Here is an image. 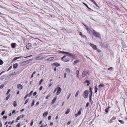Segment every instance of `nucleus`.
<instances>
[{"label": "nucleus", "mask_w": 127, "mask_h": 127, "mask_svg": "<svg viewBox=\"0 0 127 127\" xmlns=\"http://www.w3.org/2000/svg\"><path fill=\"white\" fill-rule=\"evenodd\" d=\"M79 91L78 90L77 92L76 93V94L75 95V97H76L78 95V93H79Z\"/></svg>", "instance_id": "f704fd0d"}, {"label": "nucleus", "mask_w": 127, "mask_h": 127, "mask_svg": "<svg viewBox=\"0 0 127 127\" xmlns=\"http://www.w3.org/2000/svg\"><path fill=\"white\" fill-rule=\"evenodd\" d=\"M16 73L15 72H14L11 73V75H16Z\"/></svg>", "instance_id": "680f3d73"}, {"label": "nucleus", "mask_w": 127, "mask_h": 127, "mask_svg": "<svg viewBox=\"0 0 127 127\" xmlns=\"http://www.w3.org/2000/svg\"><path fill=\"white\" fill-rule=\"evenodd\" d=\"M29 94H27L26 95L24 98V99L25 100L28 96H29Z\"/></svg>", "instance_id": "7c9ffc66"}, {"label": "nucleus", "mask_w": 127, "mask_h": 127, "mask_svg": "<svg viewBox=\"0 0 127 127\" xmlns=\"http://www.w3.org/2000/svg\"><path fill=\"white\" fill-rule=\"evenodd\" d=\"M90 0L93 2V3L94 4H95L96 2L95 1H94L93 0Z\"/></svg>", "instance_id": "603ef678"}, {"label": "nucleus", "mask_w": 127, "mask_h": 127, "mask_svg": "<svg viewBox=\"0 0 127 127\" xmlns=\"http://www.w3.org/2000/svg\"><path fill=\"white\" fill-rule=\"evenodd\" d=\"M113 68L112 67H110L108 68V70H109L111 71L113 70Z\"/></svg>", "instance_id": "c9c22d12"}, {"label": "nucleus", "mask_w": 127, "mask_h": 127, "mask_svg": "<svg viewBox=\"0 0 127 127\" xmlns=\"http://www.w3.org/2000/svg\"><path fill=\"white\" fill-rule=\"evenodd\" d=\"M115 7L116 8L117 10H119V9L118 7V6H117L115 5Z\"/></svg>", "instance_id": "de8ad7c7"}, {"label": "nucleus", "mask_w": 127, "mask_h": 127, "mask_svg": "<svg viewBox=\"0 0 127 127\" xmlns=\"http://www.w3.org/2000/svg\"><path fill=\"white\" fill-rule=\"evenodd\" d=\"M50 96V95L49 94L46 97V99H48V98Z\"/></svg>", "instance_id": "3c124183"}, {"label": "nucleus", "mask_w": 127, "mask_h": 127, "mask_svg": "<svg viewBox=\"0 0 127 127\" xmlns=\"http://www.w3.org/2000/svg\"><path fill=\"white\" fill-rule=\"evenodd\" d=\"M90 91L91 92V93H92V89L91 87L90 86L89 89Z\"/></svg>", "instance_id": "79ce46f5"}, {"label": "nucleus", "mask_w": 127, "mask_h": 127, "mask_svg": "<svg viewBox=\"0 0 127 127\" xmlns=\"http://www.w3.org/2000/svg\"><path fill=\"white\" fill-rule=\"evenodd\" d=\"M43 81V79H41V80H40L39 82V85H40L41 83V82Z\"/></svg>", "instance_id": "ea45409f"}, {"label": "nucleus", "mask_w": 127, "mask_h": 127, "mask_svg": "<svg viewBox=\"0 0 127 127\" xmlns=\"http://www.w3.org/2000/svg\"><path fill=\"white\" fill-rule=\"evenodd\" d=\"M59 53H65V54H68L69 55L70 57H73V56H75V55L74 54H73L71 53H70L69 52H64V51H59Z\"/></svg>", "instance_id": "f03ea898"}, {"label": "nucleus", "mask_w": 127, "mask_h": 127, "mask_svg": "<svg viewBox=\"0 0 127 127\" xmlns=\"http://www.w3.org/2000/svg\"><path fill=\"white\" fill-rule=\"evenodd\" d=\"M12 68V66H10V67L9 68L8 70H7V71H8L10 69Z\"/></svg>", "instance_id": "13d9d810"}, {"label": "nucleus", "mask_w": 127, "mask_h": 127, "mask_svg": "<svg viewBox=\"0 0 127 127\" xmlns=\"http://www.w3.org/2000/svg\"><path fill=\"white\" fill-rule=\"evenodd\" d=\"M88 72L85 69H84L83 71L82 74V77H84L87 75Z\"/></svg>", "instance_id": "39448f33"}, {"label": "nucleus", "mask_w": 127, "mask_h": 127, "mask_svg": "<svg viewBox=\"0 0 127 127\" xmlns=\"http://www.w3.org/2000/svg\"><path fill=\"white\" fill-rule=\"evenodd\" d=\"M16 44L15 43H13L11 44V47L13 48H14L15 47Z\"/></svg>", "instance_id": "4468645a"}, {"label": "nucleus", "mask_w": 127, "mask_h": 127, "mask_svg": "<svg viewBox=\"0 0 127 127\" xmlns=\"http://www.w3.org/2000/svg\"><path fill=\"white\" fill-rule=\"evenodd\" d=\"M83 25L85 27L86 29L87 30L88 32L90 33H91L92 32L91 31L90 29L89 28V27L85 25L83 23Z\"/></svg>", "instance_id": "7ed1b4c3"}, {"label": "nucleus", "mask_w": 127, "mask_h": 127, "mask_svg": "<svg viewBox=\"0 0 127 127\" xmlns=\"http://www.w3.org/2000/svg\"><path fill=\"white\" fill-rule=\"evenodd\" d=\"M57 98V96H56L54 97V98L53 99L51 103L53 104L55 102Z\"/></svg>", "instance_id": "9b49d317"}, {"label": "nucleus", "mask_w": 127, "mask_h": 127, "mask_svg": "<svg viewBox=\"0 0 127 127\" xmlns=\"http://www.w3.org/2000/svg\"><path fill=\"white\" fill-rule=\"evenodd\" d=\"M13 104L14 107H16L17 106V103L16 102L14 101L13 103Z\"/></svg>", "instance_id": "c756f323"}, {"label": "nucleus", "mask_w": 127, "mask_h": 127, "mask_svg": "<svg viewBox=\"0 0 127 127\" xmlns=\"http://www.w3.org/2000/svg\"><path fill=\"white\" fill-rule=\"evenodd\" d=\"M57 95H58L61 92V88L59 87H57Z\"/></svg>", "instance_id": "0eeeda50"}, {"label": "nucleus", "mask_w": 127, "mask_h": 127, "mask_svg": "<svg viewBox=\"0 0 127 127\" xmlns=\"http://www.w3.org/2000/svg\"><path fill=\"white\" fill-rule=\"evenodd\" d=\"M7 116H4L2 118L3 119H5L7 118Z\"/></svg>", "instance_id": "37998d69"}, {"label": "nucleus", "mask_w": 127, "mask_h": 127, "mask_svg": "<svg viewBox=\"0 0 127 127\" xmlns=\"http://www.w3.org/2000/svg\"><path fill=\"white\" fill-rule=\"evenodd\" d=\"M20 117L18 116L17 118L16 119V122H17V121L20 120Z\"/></svg>", "instance_id": "09e8293b"}, {"label": "nucleus", "mask_w": 127, "mask_h": 127, "mask_svg": "<svg viewBox=\"0 0 127 127\" xmlns=\"http://www.w3.org/2000/svg\"><path fill=\"white\" fill-rule=\"evenodd\" d=\"M71 93H70L69 94V95L68 96V97L67 98V99H68L70 97L71 95Z\"/></svg>", "instance_id": "6e6d98bb"}, {"label": "nucleus", "mask_w": 127, "mask_h": 127, "mask_svg": "<svg viewBox=\"0 0 127 127\" xmlns=\"http://www.w3.org/2000/svg\"><path fill=\"white\" fill-rule=\"evenodd\" d=\"M48 114V112H45L44 113H43V116L44 117H46L47 116Z\"/></svg>", "instance_id": "6ab92c4d"}, {"label": "nucleus", "mask_w": 127, "mask_h": 127, "mask_svg": "<svg viewBox=\"0 0 127 127\" xmlns=\"http://www.w3.org/2000/svg\"><path fill=\"white\" fill-rule=\"evenodd\" d=\"M29 100V99H27L25 101V102L24 103V104H27V102H28Z\"/></svg>", "instance_id": "72a5a7b5"}, {"label": "nucleus", "mask_w": 127, "mask_h": 127, "mask_svg": "<svg viewBox=\"0 0 127 127\" xmlns=\"http://www.w3.org/2000/svg\"><path fill=\"white\" fill-rule=\"evenodd\" d=\"M17 88L19 89H22L23 88V86L21 84H18L17 85Z\"/></svg>", "instance_id": "9d476101"}, {"label": "nucleus", "mask_w": 127, "mask_h": 127, "mask_svg": "<svg viewBox=\"0 0 127 127\" xmlns=\"http://www.w3.org/2000/svg\"><path fill=\"white\" fill-rule=\"evenodd\" d=\"M4 85L3 84H2L0 86V89H2V88L3 87H4Z\"/></svg>", "instance_id": "49530a36"}, {"label": "nucleus", "mask_w": 127, "mask_h": 127, "mask_svg": "<svg viewBox=\"0 0 127 127\" xmlns=\"http://www.w3.org/2000/svg\"><path fill=\"white\" fill-rule=\"evenodd\" d=\"M89 103L87 102L86 104V107H88L89 105Z\"/></svg>", "instance_id": "69168bd1"}, {"label": "nucleus", "mask_w": 127, "mask_h": 127, "mask_svg": "<svg viewBox=\"0 0 127 127\" xmlns=\"http://www.w3.org/2000/svg\"><path fill=\"white\" fill-rule=\"evenodd\" d=\"M69 112H70L69 109H67L66 111V112L65 113V114H68V113H69Z\"/></svg>", "instance_id": "c85d7f7f"}, {"label": "nucleus", "mask_w": 127, "mask_h": 127, "mask_svg": "<svg viewBox=\"0 0 127 127\" xmlns=\"http://www.w3.org/2000/svg\"><path fill=\"white\" fill-rule=\"evenodd\" d=\"M79 62H80V61L79 60H76L75 61H74V64H75L78 63H79Z\"/></svg>", "instance_id": "bb28decb"}, {"label": "nucleus", "mask_w": 127, "mask_h": 127, "mask_svg": "<svg viewBox=\"0 0 127 127\" xmlns=\"http://www.w3.org/2000/svg\"><path fill=\"white\" fill-rule=\"evenodd\" d=\"M104 86V85L103 84H100L98 86V87L100 89V87H103Z\"/></svg>", "instance_id": "5701e85b"}, {"label": "nucleus", "mask_w": 127, "mask_h": 127, "mask_svg": "<svg viewBox=\"0 0 127 127\" xmlns=\"http://www.w3.org/2000/svg\"><path fill=\"white\" fill-rule=\"evenodd\" d=\"M43 88V87L42 86H41L39 89L40 90H41Z\"/></svg>", "instance_id": "e2e57ef3"}, {"label": "nucleus", "mask_w": 127, "mask_h": 127, "mask_svg": "<svg viewBox=\"0 0 127 127\" xmlns=\"http://www.w3.org/2000/svg\"><path fill=\"white\" fill-rule=\"evenodd\" d=\"M85 82L87 83V86H89V85L90 84V82L88 80H86L85 81Z\"/></svg>", "instance_id": "a211bd4d"}, {"label": "nucleus", "mask_w": 127, "mask_h": 127, "mask_svg": "<svg viewBox=\"0 0 127 127\" xmlns=\"http://www.w3.org/2000/svg\"><path fill=\"white\" fill-rule=\"evenodd\" d=\"M110 108V107H109L108 108L105 109V112L106 113H108L109 111V109Z\"/></svg>", "instance_id": "412c9836"}, {"label": "nucleus", "mask_w": 127, "mask_h": 127, "mask_svg": "<svg viewBox=\"0 0 127 127\" xmlns=\"http://www.w3.org/2000/svg\"><path fill=\"white\" fill-rule=\"evenodd\" d=\"M10 89H9L8 91H7V92L6 93V95H8L9 93L10 92Z\"/></svg>", "instance_id": "58836bf2"}, {"label": "nucleus", "mask_w": 127, "mask_h": 127, "mask_svg": "<svg viewBox=\"0 0 127 127\" xmlns=\"http://www.w3.org/2000/svg\"><path fill=\"white\" fill-rule=\"evenodd\" d=\"M5 111H2L1 113V115H3L5 113Z\"/></svg>", "instance_id": "a18cd8bd"}, {"label": "nucleus", "mask_w": 127, "mask_h": 127, "mask_svg": "<svg viewBox=\"0 0 127 127\" xmlns=\"http://www.w3.org/2000/svg\"><path fill=\"white\" fill-rule=\"evenodd\" d=\"M71 121H69V122H68L67 123V125H69V124H70V123H71Z\"/></svg>", "instance_id": "774afa93"}, {"label": "nucleus", "mask_w": 127, "mask_h": 127, "mask_svg": "<svg viewBox=\"0 0 127 127\" xmlns=\"http://www.w3.org/2000/svg\"><path fill=\"white\" fill-rule=\"evenodd\" d=\"M79 34L82 37L84 35L83 34L82 32H80V33H79Z\"/></svg>", "instance_id": "864d4df0"}, {"label": "nucleus", "mask_w": 127, "mask_h": 127, "mask_svg": "<svg viewBox=\"0 0 127 127\" xmlns=\"http://www.w3.org/2000/svg\"><path fill=\"white\" fill-rule=\"evenodd\" d=\"M10 94H9V95H8V96H7V97L6 98V100H7L9 99V98L10 97Z\"/></svg>", "instance_id": "2f4dec72"}, {"label": "nucleus", "mask_w": 127, "mask_h": 127, "mask_svg": "<svg viewBox=\"0 0 127 127\" xmlns=\"http://www.w3.org/2000/svg\"><path fill=\"white\" fill-rule=\"evenodd\" d=\"M51 116H49L48 117V119L49 120H50L51 119Z\"/></svg>", "instance_id": "4d7b16f0"}, {"label": "nucleus", "mask_w": 127, "mask_h": 127, "mask_svg": "<svg viewBox=\"0 0 127 127\" xmlns=\"http://www.w3.org/2000/svg\"><path fill=\"white\" fill-rule=\"evenodd\" d=\"M3 61L0 59V65H2L3 64Z\"/></svg>", "instance_id": "4c0bfd02"}, {"label": "nucleus", "mask_w": 127, "mask_h": 127, "mask_svg": "<svg viewBox=\"0 0 127 127\" xmlns=\"http://www.w3.org/2000/svg\"><path fill=\"white\" fill-rule=\"evenodd\" d=\"M81 111H79L77 113V114L78 115H80L81 114Z\"/></svg>", "instance_id": "5fc2aeb1"}, {"label": "nucleus", "mask_w": 127, "mask_h": 127, "mask_svg": "<svg viewBox=\"0 0 127 127\" xmlns=\"http://www.w3.org/2000/svg\"><path fill=\"white\" fill-rule=\"evenodd\" d=\"M65 70L66 71V72L68 73H69L70 72V69L68 68H66L65 69Z\"/></svg>", "instance_id": "b1692460"}, {"label": "nucleus", "mask_w": 127, "mask_h": 127, "mask_svg": "<svg viewBox=\"0 0 127 127\" xmlns=\"http://www.w3.org/2000/svg\"><path fill=\"white\" fill-rule=\"evenodd\" d=\"M70 59L69 58L67 57L65 58L64 60H63V61L65 62H68L70 60Z\"/></svg>", "instance_id": "f8f14e48"}, {"label": "nucleus", "mask_w": 127, "mask_h": 127, "mask_svg": "<svg viewBox=\"0 0 127 127\" xmlns=\"http://www.w3.org/2000/svg\"><path fill=\"white\" fill-rule=\"evenodd\" d=\"M88 91L86 90L84 92L83 95L84 97L85 98H86L88 97Z\"/></svg>", "instance_id": "20e7f679"}, {"label": "nucleus", "mask_w": 127, "mask_h": 127, "mask_svg": "<svg viewBox=\"0 0 127 127\" xmlns=\"http://www.w3.org/2000/svg\"><path fill=\"white\" fill-rule=\"evenodd\" d=\"M36 94L37 92H35L33 93V95L34 96L36 95Z\"/></svg>", "instance_id": "052dcab7"}, {"label": "nucleus", "mask_w": 127, "mask_h": 127, "mask_svg": "<svg viewBox=\"0 0 127 127\" xmlns=\"http://www.w3.org/2000/svg\"><path fill=\"white\" fill-rule=\"evenodd\" d=\"M19 116L21 118H23L24 116V115H21Z\"/></svg>", "instance_id": "c03bdc74"}, {"label": "nucleus", "mask_w": 127, "mask_h": 127, "mask_svg": "<svg viewBox=\"0 0 127 127\" xmlns=\"http://www.w3.org/2000/svg\"><path fill=\"white\" fill-rule=\"evenodd\" d=\"M54 59V58L53 57H51L49 58L48 59V60L49 61H51L53 60Z\"/></svg>", "instance_id": "a878e982"}, {"label": "nucleus", "mask_w": 127, "mask_h": 127, "mask_svg": "<svg viewBox=\"0 0 127 127\" xmlns=\"http://www.w3.org/2000/svg\"><path fill=\"white\" fill-rule=\"evenodd\" d=\"M40 56H39L38 57H36L35 58L36 60H39L41 59L40 58Z\"/></svg>", "instance_id": "e433bc0d"}, {"label": "nucleus", "mask_w": 127, "mask_h": 127, "mask_svg": "<svg viewBox=\"0 0 127 127\" xmlns=\"http://www.w3.org/2000/svg\"><path fill=\"white\" fill-rule=\"evenodd\" d=\"M66 56L65 55H64V56L63 57H62L61 58V59L63 61V59L64 58H65L66 57Z\"/></svg>", "instance_id": "338daca9"}, {"label": "nucleus", "mask_w": 127, "mask_h": 127, "mask_svg": "<svg viewBox=\"0 0 127 127\" xmlns=\"http://www.w3.org/2000/svg\"><path fill=\"white\" fill-rule=\"evenodd\" d=\"M18 66V64L17 63H16L13 65V67L15 69L16 68L17 66Z\"/></svg>", "instance_id": "dca6fc26"}, {"label": "nucleus", "mask_w": 127, "mask_h": 127, "mask_svg": "<svg viewBox=\"0 0 127 127\" xmlns=\"http://www.w3.org/2000/svg\"><path fill=\"white\" fill-rule=\"evenodd\" d=\"M20 127V123H19L16 126V127Z\"/></svg>", "instance_id": "8fccbe9b"}, {"label": "nucleus", "mask_w": 127, "mask_h": 127, "mask_svg": "<svg viewBox=\"0 0 127 127\" xmlns=\"http://www.w3.org/2000/svg\"><path fill=\"white\" fill-rule=\"evenodd\" d=\"M35 102L34 100H33L32 101V102L31 104V107H32L34 105Z\"/></svg>", "instance_id": "473e14b6"}, {"label": "nucleus", "mask_w": 127, "mask_h": 127, "mask_svg": "<svg viewBox=\"0 0 127 127\" xmlns=\"http://www.w3.org/2000/svg\"><path fill=\"white\" fill-rule=\"evenodd\" d=\"M79 71L77 70L76 71V77L77 79H78L79 78Z\"/></svg>", "instance_id": "2eb2a0df"}, {"label": "nucleus", "mask_w": 127, "mask_h": 127, "mask_svg": "<svg viewBox=\"0 0 127 127\" xmlns=\"http://www.w3.org/2000/svg\"><path fill=\"white\" fill-rule=\"evenodd\" d=\"M66 73H65L64 74V78H65L66 77Z\"/></svg>", "instance_id": "bf43d9fd"}, {"label": "nucleus", "mask_w": 127, "mask_h": 127, "mask_svg": "<svg viewBox=\"0 0 127 127\" xmlns=\"http://www.w3.org/2000/svg\"><path fill=\"white\" fill-rule=\"evenodd\" d=\"M32 46V45L31 44V43H29L27 45V48H30V47H31Z\"/></svg>", "instance_id": "f3484780"}, {"label": "nucleus", "mask_w": 127, "mask_h": 127, "mask_svg": "<svg viewBox=\"0 0 127 127\" xmlns=\"http://www.w3.org/2000/svg\"><path fill=\"white\" fill-rule=\"evenodd\" d=\"M53 65H55L57 67L61 65L59 63H53Z\"/></svg>", "instance_id": "ddd939ff"}, {"label": "nucleus", "mask_w": 127, "mask_h": 127, "mask_svg": "<svg viewBox=\"0 0 127 127\" xmlns=\"http://www.w3.org/2000/svg\"><path fill=\"white\" fill-rule=\"evenodd\" d=\"M116 119V117L113 116L111 119L109 121V122L110 123H112L114 122V120Z\"/></svg>", "instance_id": "1a4fd4ad"}, {"label": "nucleus", "mask_w": 127, "mask_h": 127, "mask_svg": "<svg viewBox=\"0 0 127 127\" xmlns=\"http://www.w3.org/2000/svg\"><path fill=\"white\" fill-rule=\"evenodd\" d=\"M90 45L94 50H96L97 49V48L96 45L91 43H90Z\"/></svg>", "instance_id": "423d86ee"}, {"label": "nucleus", "mask_w": 127, "mask_h": 127, "mask_svg": "<svg viewBox=\"0 0 127 127\" xmlns=\"http://www.w3.org/2000/svg\"><path fill=\"white\" fill-rule=\"evenodd\" d=\"M118 121L120 122L122 124H124V122L122 120H118Z\"/></svg>", "instance_id": "cd10ccee"}, {"label": "nucleus", "mask_w": 127, "mask_h": 127, "mask_svg": "<svg viewBox=\"0 0 127 127\" xmlns=\"http://www.w3.org/2000/svg\"><path fill=\"white\" fill-rule=\"evenodd\" d=\"M92 93H91L90 94V96L89 97V101L91 102L92 104L93 103V101H92Z\"/></svg>", "instance_id": "6e6552de"}, {"label": "nucleus", "mask_w": 127, "mask_h": 127, "mask_svg": "<svg viewBox=\"0 0 127 127\" xmlns=\"http://www.w3.org/2000/svg\"><path fill=\"white\" fill-rule=\"evenodd\" d=\"M39 102L38 101V102H37L35 104L36 106H37V105H38L39 104Z\"/></svg>", "instance_id": "0e129e2a"}, {"label": "nucleus", "mask_w": 127, "mask_h": 127, "mask_svg": "<svg viewBox=\"0 0 127 127\" xmlns=\"http://www.w3.org/2000/svg\"><path fill=\"white\" fill-rule=\"evenodd\" d=\"M83 3L85 6H86L89 9L91 10H92V9L91 8L89 7L88 6V5L87 4H86L84 2H83Z\"/></svg>", "instance_id": "393cba45"}, {"label": "nucleus", "mask_w": 127, "mask_h": 127, "mask_svg": "<svg viewBox=\"0 0 127 127\" xmlns=\"http://www.w3.org/2000/svg\"><path fill=\"white\" fill-rule=\"evenodd\" d=\"M92 33L93 35L95 36L96 37H98L99 38H101V36L99 33L96 32L93 30Z\"/></svg>", "instance_id": "f257e3e1"}, {"label": "nucleus", "mask_w": 127, "mask_h": 127, "mask_svg": "<svg viewBox=\"0 0 127 127\" xmlns=\"http://www.w3.org/2000/svg\"><path fill=\"white\" fill-rule=\"evenodd\" d=\"M32 92L33 91H32L30 92L29 94V97H30L32 95Z\"/></svg>", "instance_id": "a19ab883"}, {"label": "nucleus", "mask_w": 127, "mask_h": 127, "mask_svg": "<svg viewBox=\"0 0 127 127\" xmlns=\"http://www.w3.org/2000/svg\"><path fill=\"white\" fill-rule=\"evenodd\" d=\"M21 58V57H15L13 59V61H15L16 60H17V59L20 58Z\"/></svg>", "instance_id": "aec40b11"}, {"label": "nucleus", "mask_w": 127, "mask_h": 127, "mask_svg": "<svg viewBox=\"0 0 127 127\" xmlns=\"http://www.w3.org/2000/svg\"><path fill=\"white\" fill-rule=\"evenodd\" d=\"M95 93L97 92V90H98V88L97 87V86L96 85L95 87Z\"/></svg>", "instance_id": "4be33fe9"}]
</instances>
